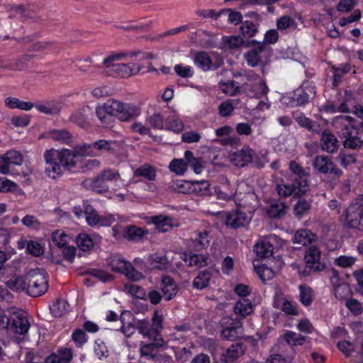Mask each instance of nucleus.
Listing matches in <instances>:
<instances>
[{
	"instance_id": "obj_26",
	"label": "nucleus",
	"mask_w": 363,
	"mask_h": 363,
	"mask_svg": "<svg viewBox=\"0 0 363 363\" xmlns=\"http://www.w3.org/2000/svg\"><path fill=\"white\" fill-rule=\"evenodd\" d=\"M313 201L311 199H299L293 206V214L298 220L307 216L312 208Z\"/></svg>"
},
{
	"instance_id": "obj_33",
	"label": "nucleus",
	"mask_w": 363,
	"mask_h": 363,
	"mask_svg": "<svg viewBox=\"0 0 363 363\" xmlns=\"http://www.w3.org/2000/svg\"><path fill=\"white\" fill-rule=\"evenodd\" d=\"M183 260L188 267H202L208 264L209 258L203 255L184 254Z\"/></svg>"
},
{
	"instance_id": "obj_39",
	"label": "nucleus",
	"mask_w": 363,
	"mask_h": 363,
	"mask_svg": "<svg viewBox=\"0 0 363 363\" xmlns=\"http://www.w3.org/2000/svg\"><path fill=\"white\" fill-rule=\"evenodd\" d=\"M11 327L16 333L23 335L28 331L30 323L26 315H19L13 318Z\"/></svg>"
},
{
	"instance_id": "obj_36",
	"label": "nucleus",
	"mask_w": 363,
	"mask_h": 363,
	"mask_svg": "<svg viewBox=\"0 0 363 363\" xmlns=\"http://www.w3.org/2000/svg\"><path fill=\"white\" fill-rule=\"evenodd\" d=\"M5 106L11 109L18 108L22 111H30L34 108V104L20 100L16 97H6L4 100Z\"/></svg>"
},
{
	"instance_id": "obj_7",
	"label": "nucleus",
	"mask_w": 363,
	"mask_h": 363,
	"mask_svg": "<svg viewBox=\"0 0 363 363\" xmlns=\"http://www.w3.org/2000/svg\"><path fill=\"white\" fill-rule=\"evenodd\" d=\"M220 323L223 328L220 335L223 339L234 341L242 336L243 327L240 320L224 317L221 319Z\"/></svg>"
},
{
	"instance_id": "obj_32",
	"label": "nucleus",
	"mask_w": 363,
	"mask_h": 363,
	"mask_svg": "<svg viewBox=\"0 0 363 363\" xmlns=\"http://www.w3.org/2000/svg\"><path fill=\"white\" fill-rule=\"evenodd\" d=\"M315 238V234L307 229H301L297 230L294 237L293 242L301 246L311 244Z\"/></svg>"
},
{
	"instance_id": "obj_38",
	"label": "nucleus",
	"mask_w": 363,
	"mask_h": 363,
	"mask_svg": "<svg viewBox=\"0 0 363 363\" xmlns=\"http://www.w3.org/2000/svg\"><path fill=\"white\" fill-rule=\"evenodd\" d=\"M252 77L255 78V82L254 85L252 86V88L250 89V91L252 93V96L258 99L267 96L269 89L266 82L262 79L259 75L255 74L252 75Z\"/></svg>"
},
{
	"instance_id": "obj_56",
	"label": "nucleus",
	"mask_w": 363,
	"mask_h": 363,
	"mask_svg": "<svg viewBox=\"0 0 363 363\" xmlns=\"http://www.w3.org/2000/svg\"><path fill=\"white\" fill-rule=\"evenodd\" d=\"M191 194L194 193L197 196H206L209 194V184L206 181L191 182Z\"/></svg>"
},
{
	"instance_id": "obj_6",
	"label": "nucleus",
	"mask_w": 363,
	"mask_h": 363,
	"mask_svg": "<svg viewBox=\"0 0 363 363\" xmlns=\"http://www.w3.org/2000/svg\"><path fill=\"white\" fill-rule=\"evenodd\" d=\"M315 95V88L313 85H302L293 92L289 93L283 98L284 103L291 106L296 107L308 104L310 99Z\"/></svg>"
},
{
	"instance_id": "obj_23",
	"label": "nucleus",
	"mask_w": 363,
	"mask_h": 363,
	"mask_svg": "<svg viewBox=\"0 0 363 363\" xmlns=\"http://www.w3.org/2000/svg\"><path fill=\"white\" fill-rule=\"evenodd\" d=\"M320 145L323 151L334 153L339 148V142L337 138L329 131H323L320 139Z\"/></svg>"
},
{
	"instance_id": "obj_31",
	"label": "nucleus",
	"mask_w": 363,
	"mask_h": 363,
	"mask_svg": "<svg viewBox=\"0 0 363 363\" xmlns=\"http://www.w3.org/2000/svg\"><path fill=\"white\" fill-rule=\"evenodd\" d=\"M253 310L252 302L246 298H242L238 301L233 308L235 314L241 318L251 314Z\"/></svg>"
},
{
	"instance_id": "obj_28",
	"label": "nucleus",
	"mask_w": 363,
	"mask_h": 363,
	"mask_svg": "<svg viewBox=\"0 0 363 363\" xmlns=\"http://www.w3.org/2000/svg\"><path fill=\"white\" fill-rule=\"evenodd\" d=\"M293 118L295 121L301 128L307 129L312 133H318L319 130V125L317 122L311 120L301 112H294Z\"/></svg>"
},
{
	"instance_id": "obj_51",
	"label": "nucleus",
	"mask_w": 363,
	"mask_h": 363,
	"mask_svg": "<svg viewBox=\"0 0 363 363\" xmlns=\"http://www.w3.org/2000/svg\"><path fill=\"white\" fill-rule=\"evenodd\" d=\"M236 100L228 99L220 103L218 106V113L220 116L226 118L232 114L238 105Z\"/></svg>"
},
{
	"instance_id": "obj_29",
	"label": "nucleus",
	"mask_w": 363,
	"mask_h": 363,
	"mask_svg": "<svg viewBox=\"0 0 363 363\" xmlns=\"http://www.w3.org/2000/svg\"><path fill=\"white\" fill-rule=\"evenodd\" d=\"M151 222L155 225V228L162 233L168 232L173 227V220L171 217L159 215L152 216L150 218Z\"/></svg>"
},
{
	"instance_id": "obj_43",
	"label": "nucleus",
	"mask_w": 363,
	"mask_h": 363,
	"mask_svg": "<svg viewBox=\"0 0 363 363\" xmlns=\"http://www.w3.org/2000/svg\"><path fill=\"white\" fill-rule=\"evenodd\" d=\"M133 176L135 177H143L151 182L155 180L156 171L151 165L144 164L134 170Z\"/></svg>"
},
{
	"instance_id": "obj_1",
	"label": "nucleus",
	"mask_w": 363,
	"mask_h": 363,
	"mask_svg": "<svg viewBox=\"0 0 363 363\" xmlns=\"http://www.w3.org/2000/svg\"><path fill=\"white\" fill-rule=\"evenodd\" d=\"M289 169L292 174L291 182H281L277 184L276 191L277 194L282 198H287L290 196L300 197L305 195L309 190L308 174L296 161L289 162Z\"/></svg>"
},
{
	"instance_id": "obj_58",
	"label": "nucleus",
	"mask_w": 363,
	"mask_h": 363,
	"mask_svg": "<svg viewBox=\"0 0 363 363\" xmlns=\"http://www.w3.org/2000/svg\"><path fill=\"white\" fill-rule=\"evenodd\" d=\"M343 138H345L343 145L345 148L357 150L361 148L363 145V140L354 133H350Z\"/></svg>"
},
{
	"instance_id": "obj_44",
	"label": "nucleus",
	"mask_w": 363,
	"mask_h": 363,
	"mask_svg": "<svg viewBox=\"0 0 363 363\" xmlns=\"http://www.w3.org/2000/svg\"><path fill=\"white\" fill-rule=\"evenodd\" d=\"M299 301L304 306H309L313 301L314 293L313 290L306 284L298 286Z\"/></svg>"
},
{
	"instance_id": "obj_48",
	"label": "nucleus",
	"mask_w": 363,
	"mask_h": 363,
	"mask_svg": "<svg viewBox=\"0 0 363 363\" xmlns=\"http://www.w3.org/2000/svg\"><path fill=\"white\" fill-rule=\"evenodd\" d=\"M93 144L94 150V152L96 153V157H99L104 152H113V146L116 145V142L113 140H99L93 143Z\"/></svg>"
},
{
	"instance_id": "obj_34",
	"label": "nucleus",
	"mask_w": 363,
	"mask_h": 363,
	"mask_svg": "<svg viewBox=\"0 0 363 363\" xmlns=\"http://www.w3.org/2000/svg\"><path fill=\"white\" fill-rule=\"evenodd\" d=\"M146 234L147 230L135 225H128L123 230V237L131 241H138L141 240Z\"/></svg>"
},
{
	"instance_id": "obj_63",
	"label": "nucleus",
	"mask_w": 363,
	"mask_h": 363,
	"mask_svg": "<svg viewBox=\"0 0 363 363\" xmlns=\"http://www.w3.org/2000/svg\"><path fill=\"white\" fill-rule=\"evenodd\" d=\"M74 151L77 153V155L83 157H96L93 143L77 145L75 147Z\"/></svg>"
},
{
	"instance_id": "obj_54",
	"label": "nucleus",
	"mask_w": 363,
	"mask_h": 363,
	"mask_svg": "<svg viewBox=\"0 0 363 363\" xmlns=\"http://www.w3.org/2000/svg\"><path fill=\"white\" fill-rule=\"evenodd\" d=\"M7 285L12 290L27 291V274L24 277H13V279L8 281Z\"/></svg>"
},
{
	"instance_id": "obj_64",
	"label": "nucleus",
	"mask_w": 363,
	"mask_h": 363,
	"mask_svg": "<svg viewBox=\"0 0 363 363\" xmlns=\"http://www.w3.org/2000/svg\"><path fill=\"white\" fill-rule=\"evenodd\" d=\"M240 33L245 38H252L257 33V28L254 23L245 21L240 27Z\"/></svg>"
},
{
	"instance_id": "obj_17",
	"label": "nucleus",
	"mask_w": 363,
	"mask_h": 363,
	"mask_svg": "<svg viewBox=\"0 0 363 363\" xmlns=\"http://www.w3.org/2000/svg\"><path fill=\"white\" fill-rule=\"evenodd\" d=\"M245 350L243 343L233 344L221 354V362L233 363L243 354Z\"/></svg>"
},
{
	"instance_id": "obj_40",
	"label": "nucleus",
	"mask_w": 363,
	"mask_h": 363,
	"mask_svg": "<svg viewBox=\"0 0 363 363\" xmlns=\"http://www.w3.org/2000/svg\"><path fill=\"white\" fill-rule=\"evenodd\" d=\"M107 263L113 272L123 274L129 262L119 255H113L108 258Z\"/></svg>"
},
{
	"instance_id": "obj_47",
	"label": "nucleus",
	"mask_w": 363,
	"mask_h": 363,
	"mask_svg": "<svg viewBox=\"0 0 363 363\" xmlns=\"http://www.w3.org/2000/svg\"><path fill=\"white\" fill-rule=\"evenodd\" d=\"M273 250V245L267 240H261L255 246V252L258 257L262 258H267L272 256Z\"/></svg>"
},
{
	"instance_id": "obj_25",
	"label": "nucleus",
	"mask_w": 363,
	"mask_h": 363,
	"mask_svg": "<svg viewBox=\"0 0 363 363\" xmlns=\"http://www.w3.org/2000/svg\"><path fill=\"white\" fill-rule=\"evenodd\" d=\"M91 108L89 106H84L74 111L69 116V121L81 128H85L89 125V115Z\"/></svg>"
},
{
	"instance_id": "obj_4",
	"label": "nucleus",
	"mask_w": 363,
	"mask_h": 363,
	"mask_svg": "<svg viewBox=\"0 0 363 363\" xmlns=\"http://www.w3.org/2000/svg\"><path fill=\"white\" fill-rule=\"evenodd\" d=\"M23 157L21 152L16 150H9L0 156V173L9 174L11 165H21ZM16 184L10 180H3L0 178V191H7L13 188Z\"/></svg>"
},
{
	"instance_id": "obj_13",
	"label": "nucleus",
	"mask_w": 363,
	"mask_h": 363,
	"mask_svg": "<svg viewBox=\"0 0 363 363\" xmlns=\"http://www.w3.org/2000/svg\"><path fill=\"white\" fill-rule=\"evenodd\" d=\"M354 123V118L343 115L335 117L332 121L333 126L342 138L346 137L350 133L357 134Z\"/></svg>"
},
{
	"instance_id": "obj_37",
	"label": "nucleus",
	"mask_w": 363,
	"mask_h": 363,
	"mask_svg": "<svg viewBox=\"0 0 363 363\" xmlns=\"http://www.w3.org/2000/svg\"><path fill=\"white\" fill-rule=\"evenodd\" d=\"M194 62L196 66L203 71H208L213 67V62L209 55L203 51L196 52Z\"/></svg>"
},
{
	"instance_id": "obj_27",
	"label": "nucleus",
	"mask_w": 363,
	"mask_h": 363,
	"mask_svg": "<svg viewBox=\"0 0 363 363\" xmlns=\"http://www.w3.org/2000/svg\"><path fill=\"white\" fill-rule=\"evenodd\" d=\"M84 184L87 188L97 193L102 194L108 191V184L101 173L93 179H86Z\"/></svg>"
},
{
	"instance_id": "obj_57",
	"label": "nucleus",
	"mask_w": 363,
	"mask_h": 363,
	"mask_svg": "<svg viewBox=\"0 0 363 363\" xmlns=\"http://www.w3.org/2000/svg\"><path fill=\"white\" fill-rule=\"evenodd\" d=\"M169 169L178 175H183L187 170L186 161L185 159H174L169 163Z\"/></svg>"
},
{
	"instance_id": "obj_42",
	"label": "nucleus",
	"mask_w": 363,
	"mask_h": 363,
	"mask_svg": "<svg viewBox=\"0 0 363 363\" xmlns=\"http://www.w3.org/2000/svg\"><path fill=\"white\" fill-rule=\"evenodd\" d=\"M48 136L50 139L61 143L69 145L72 142L71 133L65 129L52 130L48 133Z\"/></svg>"
},
{
	"instance_id": "obj_41",
	"label": "nucleus",
	"mask_w": 363,
	"mask_h": 363,
	"mask_svg": "<svg viewBox=\"0 0 363 363\" xmlns=\"http://www.w3.org/2000/svg\"><path fill=\"white\" fill-rule=\"evenodd\" d=\"M264 48V44L258 43L256 48L250 50L245 55L248 65L255 67L261 62L260 53L263 51Z\"/></svg>"
},
{
	"instance_id": "obj_16",
	"label": "nucleus",
	"mask_w": 363,
	"mask_h": 363,
	"mask_svg": "<svg viewBox=\"0 0 363 363\" xmlns=\"http://www.w3.org/2000/svg\"><path fill=\"white\" fill-rule=\"evenodd\" d=\"M361 214L362 213L357 211L355 206H352L344 209L341 220L348 228L359 230Z\"/></svg>"
},
{
	"instance_id": "obj_59",
	"label": "nucleus",
	"mask_w": 363,
	"mask_h": 363,
	"mask_svg": "<svg viewBox=\"0 0 363 363\" xmlns=\"http://www.w3.org/2000/svg\"><path fill=\"white\" fill-rule=\"evenodd\" d=\"M164 121L163 116L158 112H155L147 118V122L155 129H164L165 125Z\"/></svg>"
},
{
	"instance_id": "obj_8",
	"label": "nucleus",
	"mask_w": 363,
	"mask_h": 363,
	"mask_svg": "<svg viewBox=\"0 0 363 363\" xmlns=\"http://www.w3.org/2000/svg\"><path fill=\"white\" fill-rule=\"evenodd\" d=\"M113 104L116 106V116L121 121L127 122L135 119L142 113L141 108L138 105L132 103L123 104L116 100H113Z\"/></svg>"
},
{
	"instance_id": "obj_30",
	"label": "nucleus",
	"mask_w": 363,
	"mask_h": 363,
	"mask_svg": "<svg viewBox=\"0 0 363 363\" xmlns=\"http://www.w3.org/2000/svg\"><path fill=\"white\" fill-rule=\"evenodd\" d=\"M286 208L287 207L284 202L274 201L265 208V211L269 218H279L286 215Z\"/></svg>"
},
{
	"instance_id": "obj_45",
	"label": "nucleus",
	"mask_w": 363,
	"mask_h": 363,
	"mask_svg": "<svg viewBox=\"0 0 363 363\" xmlns=\"http://www.w3.org/2000/svg\"><path fill=\"white\" fill-rule=\"evenodd\" d=\"M244 43L239 35L223 36L221 40L222 48L224 50H237Z\"/></svg>"
},
{
	"instance_id": "obj_61",
	"label": "nucleus",
	"mask_w": 363,
	"mask_h": 363,
	"mask_svg": "<svg viewBox=\"0 0 363 363\" xmlns=\"http://www.w3.org/2000/svg\"><path fill=\"white\" fill-rule=\"evenodd\" d=\"M84 215L86 220L89 225L95 226L99 221V215L97 211L90 205H86L84 207Z\"/></svg>"
},
{
	"instance_id": "obj_12",
	"label": "nucleus",
	"mask_w": 363,
	"mask_h": 363,
	"mask_svg": "<svg viewBox=\"0 0 363 363\" xmlns=\"http://www.w3.org/2000/svg\"><path fill=\"white\" fill-rule=\"evenodd\" d=\"M116 106L113 100H108L103 106L96 107V115L100 121L101 125L104 128H110L113 125L114 118L116 116Z\"/></svg>"
},
{
	"instance_id": "obj_15",
	"label": "nucleus",
	"mask_w": 363,
	"mask_h": 363,
	"mask_svg": "<svg viewBox=\"0 0 363 363\" xmlns=\"http://www.w3.org/2000/svg\"><path fill=\"white\" fill-rule=\"evenodd\" d=\"M233 128L228 125L219 127L215 129V135L217 138L214 140L215 142L220 144L221 145H233L237 143L235 136H232Z\"/></svg>"
},
{
	"instance_id": "obj_11",
	"label": "nucleus",
	"mask_w": 363,
	"mask_h": 363,
	"mask_svg": "<svg viewBox=\"0 0 363 363\" xmlns=\"http://www.w3.org/2000/svg\"><path fill=\"white\" fill-rule=\"evenodd\" d=\"M215 193L218 199L224 201H229L233 197H235L236 201H239L238 204L243 207L251 204L249 201H255V195L253 193L248 192L241 197V194H239L238 191H235L234 189H228V191H225V189H223L220 186L215 189Z\"/></svg>"
},
{
	"instance_id": "obj_60",
	"label": "nucleus",
	"mask_w": 363,
	"mask_h": 363,
	"mask_svg": "<svg viewBox=\"0 0 363 363\" xmlns=\"http://www.w3.org/2000/svg\"><path fill=\"white\" fill-rule=\"evenodd\" d=\"M220 89L225 94L234 96L240 91V87L237 82L229 80L226 82L220 83Z\"/></svg>"
},
{
	"instance_id": "obj_50",
	"label": "nucleus",
	"mask_w": 363,
	"mask_h": 363,
	"mask_svg": "<svg viewBox=\"0 0 363 363\" xmlns=\"http://www.w3.org/2000/svg\"><path fill=\"white\" fill-rule=\"evenodd\" d=\"M148 261L153 268L163 269L169 264V260L165 255L155 253L149 255Z\"/></svg>"
},
{
	"instance_id": "obj_53",
	"label": "nucleus",
	"mask_w": 363,
	"mask_h": 363,
	"mask_svg": "<svg viewBox=\"0 0 363 363\" xmlns=\"http://www.w3.org/2000/svg\"><path fill=\"white\" fill-rule=\"evenodd\" d=\"M283 339L291 346H297L303 345L306 337L301 334L294 331H286L283 335Z\"/></svg>"
},
{
	"instance_id": "obj_21",
	"label": "nucleus",
	"mask_w": 363,
	"mask_h": 363,
	"mask_svg": "<svg viewBox=\"0 0 363 363\" xmlns=\"http://www.w3.org/2000/svg\"><path fill=\"white\" fill-rule=\"evenodd\" d=\"M77 153L74 150L63 149L57 150V159L64 169L70 170L76 166Z\"/></svg>"
},
{
	"instance_id": "obj_9",
	"label": "nucleus",
	"mask_w": 363,
	"mask_h": 363,
	"mask_svg": "<svg viewBox=\"0 0 363 363\" xmlns=\"http://www.w3.org/2000/svg\"><path fill=\"white\" fill-rule=\"evenodd\" d=\"M43 156L45 163V174L52 179L60 177L62 174V167L58 163L57 150L55 149L47 150Z\"/></svg>"
},
{
	"instance_id": "obj_35",
	"label": "nucleus",
	"mask_w": 363,
	"mask_h": 363,
	"mask_svg": "<svg viewBox=\"0 0 363 363\" xmlns=\"http://www.w3.org/2000/svg\"><path fill=\"white\" fill-rule=\"evenodd\" d=\"M164 128L178 133L183 130L184 123L177 113L172 112L165 118Z\"/></svg>"
},
{
	"instance_id": "obj_55",
	"label": "nucleus",
	"mask_w": 363,
	"mask_h": 363,
	"mask_svg": "<svg viewBox=\"0 0 363 363\" xmlns=\"http://www.w3.org/2000/svg\"><path fill=\"white\" fill-rule=\"evenodd\" d=\"M192 182L190 181L185 180H176L172 181L169 184V187L173 191L182 193V194H191V186Z\"/></svg>"
},
{
	"instance_id": "obj_62",
	"label": "nucleus",
	"mask_w": 363,
	"mask_h": 363,
	"mask_svg": "<svg viewBox=\"0 0 363 363\" xmlns=\"http://www.w3.org/2000/svg\"><path fill=\"white\" fill-rule=\"evenodd\" d=\"M125 290L130 294L140 299H145L146 293L143 288L138 284L126 283L124 285Z\"/></svg>"
},
{
	"instance_id": "obj_49",
	"label": "nucleus",
	"mask_w": 363,
	"mask_h": 363,
	"mask_svg": "<svg viewBox=\"0 0 363 363\" xmlns=\"http://www.w3.org/2000/svg\"><path fill=\"white\" fill-rule=\"evenodd\" d=\"M211 273L208 270L199 272L193 281V286L196 289H203L208 286Z\"/></svg>"
},
{
	"instance_id": "obj_22",
	"label": "nucleus",
	"mask_w": 363,
	"mask_h": 363,
	"mask_svg": "<svg viewBox=\"0 0 363 363\" xmlns=\"http://www.w3.org/2000/svg\"><path fill=\"white\" fill-rule=\"evenodd\" d=\"M321 252L315 246H311L306 250L305 260L308 267L320 271L323 265L320 263Z\"/></svg>"
},
{
	"instance_id": "obj_5",
	"label": "nucleus",
	"mask_w": 363,
	"mask_h": 363,
	"mask_svg": "<svg viewBox=\"0 0 363 363\" xmlns=\"http://www.w3.org/2000/svg\"><path fill=\"white\" fill-rule=\"evenodd\" d=\"M27 293L33 297L44 294L48 289V275L42 269H35L27 273Z\"/></svg>"
},
{
	"instance_id": "obj_10",
	"label": "nucleus",
	"mask_w": 363,
	"mask_h": 363,
	"mask_svg": "<svg viewBox=\"0 0 363 363\" xmlns=\"http://www.w3.org/2000/svg\"><path fill=\"white\" fill-rule=\"evenodd\" d=\"M312 166L314 170L323 174H331L337 177L342 174V171L337 168L332 159L328 156H316L312 162Z\"/></svg>"
},
{
	"instance_id": "obj_24",
	"label": "nucleus",
	"mask_w": 363,
	"mask_h": 363,
	"mask_svg": "<svg viewBox=\"0 0 363 363\" xmlns=\"http://www.w3.org/2000/svg\"><path fill=\"white\" fill-rule=\"evenodd\" d=\"M34 107L42 113L54 116L60 113L62 106L61 102L56 100H50L43 103L34 104Z\"/></svg>"
},
{
	"instance_id": "obj_2",
	"label": "nucleus",
	"mask_w": 363,
	"mask_h": 363,
	"mask_svg": "<svg viewBox=\"0 0 363 363\" xmlns=\"http://www.w3.org/2000/svg\"><path fill=\"white\" fill-rule=\"evenodd\" d=\"M125 55V53L121 52L111 55L104 58L103 64L105 67V73L108 76L122 78L138 74L141 69V66L139 64L118 62Z\"/></svg>"
},
{
	"instance_id": "obj_3",
	"label": "nucleus",
	"mask_w": 363,
	"mask_h": 363,
	"mask_svg": "<svg viewBox=\"0 0 363 363\" xmlns=\"http://www.w3.org/2000/svg\"><path fill=\"white\" fill-rule=\"evenodd\" d=\"M230 162L235 167H244L252 164L257 168H262L267 162L265 155H258L249 146H244L242 149L229 154Z\"/></svg>"
},
{
	"instance_id": "obj_18",
	"label": "nucleus",
	"mask_w": 363,
	"mask_h": 363,
	"mask_svg": "<svg viewBox=\"0 0 363 363\" xmlns=\"http://www.w3.org/2000/svg\"><path fill=\"white\" fill-rule=\"evenodd\" d=\"M101 237L97 234L92 236L86 233H79L76 238L78 247L83 252L90 251L94 246L101 242Z\"/></svg>"
},
{
	"instance_id": "obj_20",
	"label": "nucleus",
	"mask_w": 363,
	"mask_h": 363,
	"mask_svg": "<svg viewBox=\"0 0 363 363\" xmlns=\"http://www.w3.org/2000/svg\"><path fill=\"white\" fill-rule=\"evenodd\" d=\"M136 329L144 338L149 341H162L161 336L156 330L151 327L149 322L146 320H138L136 323Z\"/></svg>"
},
{
	"instance_id": "obj_19",
	"label": "nucleus",
	"mask_w": 363,
	"mask_h": 363,
	"mask_svg": "<svg viewBox=\"0 0 363 363\" xmlns=\"http://www.w3.org/2000/svg\"><path fill=\"white\" fill-rule=\"evenodd\" d=\"M160 287L162 296L166 301H170L175 297L179 290L175 281L169 276L162 277Z\"/></svg>"
},
{
	"instance_id": "obj_46",
	"label": "nucleus",
	"mask_w": 363,
	"mask_h": 363,
	"mask_svg": "<svg viewBox=\"0 0 363 363\" xmlns=\"http://www.w3.org/2000/svg\"><path fill=\"white\" fill-rule=\"evenodd\" d=\"M184 159L186 161L187 167H190L194 172L199 174H201L203 169V165L200 158H196L190 150L184 152Z\"/></svg>"
},
{
	"instance_id": "obj_52",
	"label": "nucleus",
	"mask_w": 363,
	"mask_h": 363,
	"mask_svg": "<svg viewBox=\"0 0 363 363\" xmlns=\"http://www.w3.org/2000/svg\"><path fill=\"white\" fill-rule=\"evenodd\" d=\"M69 305L65 300L57 299L50 306V309L55 317H61L68 311Z\"/></svg>"
},
{
	"instance_id": "obj_14",
	"label": "nucleus",
	"mask_w": 363,
	"mask_h": 363,
	"mask_svg": "<svg viewBox=\"0 0 363 363\" xmlns=\"http://www.w3.org/2000/svg\"><path fill=\"white\" fill-rule=\"evenodd\" d=\"M223 214L225 225L233 229L244 226L250 221V218L246 213L240 209L224 212Z\"/></svg>"
}]
</instances>
